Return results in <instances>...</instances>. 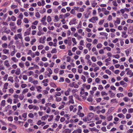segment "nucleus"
Here are the masks:
<instances>
[{
    "label": "nucleus",
    "mask_w": 133,
    "mask_h": 133,
    "mask_svg": "<svg viewBox=\"0 0 133 133\" xmlns=\"http://www.w3.org/2000/svg\"><path fill=\"white\" fill-rule=\"evenodd\" d=\"M18 38L20 39H22V34L21 33L15 35L14 37V38L15 40H17Z\"/></svg>",
    "instance_id": "nucleus-1"
},
{
    "label": "nucleus",
    "mask_w": 133,
    "mask_h": 133,
    "mask_svg": "<svg viewBox=\"0 0 133 133\" xmlns=\"http://www.w3.org/2000/svg\"><path fill=\"white\" fill-rule=\"evenodd\" d=\"M98 20V18L97 17H93L91 19H89V21L90 22L92 23H95L96 21Z\"/></svg>",
    "instance_id": "nucleus-2"
},
{
    "label": "nucleus",
    "mask_w": 133,
    "mask_h": 133,
    "mask_svg": "<svg viewBox=\"0 0 133 133\" xmlns=\"http://www.w3.org/2000/svg\"><path fill=\"white\" fill-rule=\"evenodd\" d=\"M94 114L92 112H90L89 113L87 116L88 120L89 121L91 120L93 117H94Z\"/></svg>",
    "instance_id": "nucleus-3"
},
{
    "label": "nucleus",
    "mask_w": 133,
    "mask_h": 133,
    "mask_svg": "<svg viewBox=\"0 0 133 133\" xmlns=\"http://www.w3.org/2000/svg\"><path fill=\"white\" fill-rule=\"evenodd\" d=\"M69 101H68L69 104L70 103L73 104L74 103V100L73 99V96L72 95L69 96Z\"/></svg>",
    "instance_id": "nucleus-4"
},
{
    "label": "nucleus",
    "mask_w": 133,
    "mask_h": 133,
    "mask_svg": "<svg viewBox=\"0 0 133 133\" xmlns=\"http://www.w3.org/2000/svg\"><path fill=\"white\" fill-rule=\"evenodd\" d=\"M71 131V129H66L63 130L62 133H70Z\"/></svg>",
    "instance_id": "nucleus-5"
},
{
    "label": "nucleus",
    "mask_w": 133,
    "mask_h": 133,
    "mask_svg": "<svg viewBox=\"0 0 133 133\" xmlns=\"http://www.w3.org/2000/svg\"><path fill=\"white\" fill-rule=\"evenodd\" d=\"M4 65L7 67H9L10 66L8 60L5 61L4 62Z\"/></svg>",
    "instance_id": "nucleus-6"
},
{
    "label": "nucleus",
    "mask_w": 133,
    "mask_h": 133,
    "mask_svg": "<svg viewBox=\"0 0 133 133\" xmlns=\"http://www.w3.org/2000/svg\"><path fill=\"white\" fill-rule=\"evenodd\" d=\"M76 21V19H75V18L73 19L72 20H71L69 22V25H72L73 24H75L76 23H75V22Z\"/></svg>",
    "instance_id": "nucleus-7"
},
{
    "label": "nucleus",
    "mask_w": 133,
    "mask_h": 133,
    "mask_svg": "<svg viewBox=\"0 0 133 133\" xmlns=\"http://www.w3.org/2000/svg\"><path fill=\"white\" fill-rule=\"evenodd\" d=\"M126 31H123L122 32V37L124 38H126L128 36L126 34Z\"/></svg>",
    "instance_id": "nucleus-8"
},
{
    "label": "nucleus",
    "mask_w": 133,
    "mask_h": 133,
    "mask_svg": "<svg viewBox=\"0 0 133 133\" xmlns=\"http://www.w3.org/2000/svg\"><path fill=\"white\" fill-rule=\"evenodd\" d=\"M3 53L5 54H9V50L8 49H4L3 50Z\"/></svg>",
    "instance_id": "nucleus-9"
},
{
    "label": "nucleus",
    "mask_w": 133,
    "mask_h": 133,
    "mask_svg": "<svg viewBox=\"0 0 133 133\" xmlns=\"http://www.w3.org/2000/svg\"><path fill=\"white\" fill-rule=\"evenodd\" d=\"M31 28H29L28 29L29 30V31H26L24 33V36H25L27 35H30V31L31 30Z\"/></svg>",
    "instance_id": "nucleus-10"
},
{
    "label": "nucleus",
    "mask_w": 133,
    "mask_h": 133,
    "mask_svg": "<svg viewBox=\"0 0 133 133\" xmlns=\"http://www.w3.org/2000/svg\"><path fill=\"white\" fill-rule=\"evenodd\" d=\"M77 115H78L80 117H83L84 115V114L83 113H81V112H77Z\"/></svg>",
    "instance_id": "nucleus-11"
},
{
    "label": "nucleus",
    "mask_w": 133,
    "mask_h": 133,
    "mask_svg": "<svg viewBox=\"0 0 133 133\" xmlns=\"http://www.w3.org/2000/svg\"><path fill=\"white\" fill-rule=\"evenodd\" d=\"M37 89V90L39 92H41V90H40L42 89V87L40 86H38L36 87Z\"/></svg>",
    "instance_id": "nucleus-12"
},
{
    "label": "nucleus",
    "mask_w": 133,
    "mask_h": 133,
    "mask_svg": "<svg viewBox=\"0 0 133 133\" xmlns=\"http://www.w3.org/2000/svg\"><path fill=\"white\" fill-rule=\"evenodd\" d=\"M46 39V37H45V36H44L43 37V42H42V38H41L40 39H39V42L40 43H45V41H44V40H45V39Z\"/></svg>",
    "instance_id": "nucleus-13"
},
{
    "label": "nucleus",
    "mask_w": 133,
    "mask_h": 133,
    "mask_svg": "<svg viewBox=\"0 0 133 133\" xmlns=\"http://www.w3.org/2000/svg\"><path fill=\"white\" fill-rule=\"evenodd\" d=\"M35 16L37 17V18H40L41 16L40 15L38 12H36Z\"/></svg>",
    "instance_id": "nucleus-14"
},
{
    "label": "nucleus",
    "mask_w": 133,
    "mask_h": 133,
    "mask_svg": "<svg viewBox=\"0 0 133 133\" xmlns=\"http://www.w3.org/2000/svg\"><path fill=\"white\" fill-rule=\"evenodd\" d=\"M16 52L17 50H16L14 48V50L11 52L10 55L12 56H13Z\"/></svg>",
    "instance_id": "nucleus-15"
},
{
    "label": "nucleus",
    "mask_w": 133,
    "mask_h": 133,
    "mask_svg": "<svg viewBox=\"0 0 133 133\" xmlns=\"http://www.w3.org/2000/svg\"><path fill=\"white\" fill-rule=\"evenodd\" d=\"M48 115H46L45 116L42 117L41 119L42 120L45 121L48 118Z\"/></svg>",
    "instance_id": "nucleus-16"
},
{
    "label": "nucleus",
    "mask_w": 133,
    "mask_h": 133,
    "mask_svg": "<svg viewBox=\"0 0 133 133\" xmlns=\"http://www.w3.org/2000/svg\"><path fill=\"white\" fill-rule=\"evenodd\" d=\"M11 59L14 62L16 63L18 61V60L15 57H12L11 58Z\"/></svg>",
    "instance_id": "nucleus-17"
},
{
    "label": "nucleus",
    "mask_w": 133,
    "mask_h": 133,
    "mask_svg": "<svg viewBox=\"0 0 133 133\" xmlns=\"http://www.w3.org/2000/svg\"><path fill=\"white\" fill-rule=\"evenodd\" d=\"M17 71L15 72V74L17 75H19L21 73V70L20 68H18L17 69Z\"/></svg>",
    "instance_id": "nucleus-18"
},
{
    "label": "nucleus",
    "mask_w": 133,
    "mask_h": 133,
    "mask_svg": "<svg viewBox=\"0 0 133 133\" xmlns=\"http://www.w3.org/2000/svg\"><path fill=\"white\" fill-rule=\"evenodd\" d=\"M24 98V95L23 94V93L20 94L19 96V98L21 100H23Z\"/></svg>",
    "instance_id": "nucleus-19"
},
{
    "label": "nucleus",
    "mask_w": 133,
    "mask_h": 133,
    "mask_svg": "<svg viewBox=\"0 0 133 133\" xmlns=\"http://www.w3.org/2000/svg\"><path fill=\"white\" fill-rule=\"evenodd\" d=\"M13 77H9L8 78V81H10L12 83H13L14 81V80L13 79Z\"/></svg>",
    "instance_id": "nucleus-20"
},
{
    "label": "nucleus",
    "mask_w": 133,
    "mask_h": 133,
    "mask_svg": "<svg viewBox=\"0 0 133 133\" xmlns=\"http://www.w3.org/2000/svg\"><path fill=\"white\" fill-rule=\"evenodd\" d=\"M8 57L5 55H3L1 56V59L3 60H5Z\"/></svg>",
    "instance_id": "nucleus-21"
},
{
    "label": "nucleus",
    "mask_w": 133,
    "mask_h": 133,
    "mask_svg": "<svg viewBox=\"0 0 133 133\" xmlns=\"http://www.w3.org/2000/svg\"><path fill=\"white\" fill-rule=\"evenodd\" d=\"M8 46V45L6 43H4L2 45V47L3 48L6 49L7 48Z\"/></svg>",
    "instance_id": "nucleus-22"
},
{
    "label": "nucleus",
    "mask_w": 133,
    "mask_h": 133,
    "mask_svg": "<svg viewBox=\"0 0 133 133\" xmlns=\"http://www.w3.org/2000/svg\"><path fill=\"white\" fill-rule=\"evenodd\" d=\"M111 102L112 103H113L115 102H116V103H117L118 102L117 101L116 98H114L112 99L111 100Z\"/></svg>",
    "instance_id": "nucleus-23"
},
{
    "label": "nucleus",
    "mask_w": 133,
    "mask_h": 133,
    "mask_svg": "<svg viewBox=\"0 0 133 133\" xmlns=\"http://www.w3.org/2000/svg\"><path fill=\"white\" fill-rule=\"evenodd\" d=\"M120 22V20L119 18H117L116 21H115V23H117V24H119Z\"/></svg>",
    "instance_id": "nucleus-24"
},
{
    "label": "nucleus",
    "mask_w": 133,
    "mask_h": 133,
    "mask_svg": "<svg viewBox=\"0 0 133 133\" xmlns=\"http://www.w3.org/2000/svg\"><path fill=\"white\" fill-rule=\"evenodd\" d=\"M44 32H42V31H39L37 32V35L38 36H40L41 35L43 34Z\"/></svg>",
    "instance_id": "nucleus-25"
},
{
    "label": "nucleus",
    "mask_w": 133,
    "mask_h": 133,
    "mask_svg": "<svg viewBox=\"0 0 133 133\" xmlns=\"http://www.w3.org/2000/svg\"><path fill=\"white\" fill-rule=\"evenodd\" d=\"M117 116L121 118L123 117L124 118L125 117L124 115L122 114H119L117 115Z\"/></svg>",
    "instance_id": "nucleus-26"
},
{
    "label": "nucleus",
    "mask_w": 133,
    "mask_h": 133,
    "mask_svg": "<svg viewBox=\"0 0 133 133\" xmlns=\"http://www.w3.org/2000/svg\"><path fill=\"white\" fill-rule=\"evenodd\" d=\"M47 22L49 23L51 21V18L50 16H48L47 17Z\"/></svg>",
    "instance_id": "nucleus-27"
},
{
    "label": "nucleus",
    "mask_w": 133,
    "mask_h": 133,
    "mask_svg": "<svg viewBox=\"0 0 133 133\" xmlns=\"http://www.w3.org/2000/svg\"><path fill=\"white\" fill-rule=\"evenodd\" d=\"M8 83H5L4 85V87L3 88H5L6 89H8Z\"/></svg>",
    "instance_id": "nucleus-28"
},
{
    "label": "nucleus",
    "mask_w": 133,
    "mask_h": 133,
    "mask_svg": "<svg viewBox=\"0 0 133 133\" xmlns=\"http://www.w3.org/2000/svg\"><path fill=\"white\" fill-rule=\"evenodd\" d=\"M11 19L12 21H15L16 20V18L14 16H11Z\"/></svg>",
    "instance_id": "nucleus-29"
},
{
    "label": "nucleus",
    "mask_w": 133,
    "mask_h": 133,
    "mask_svg": "<svg viewBox=\"0 0 133 133\" xmlns=\"http://www.w3.org/2000/svg\"><path fill=\"white\" fill-rule=\"evenodd\" d=\"M23 22L26 23H29V21L28 19L26 18H24L23 20Z\"/></svg>",
    "instance_id": "nucleus-30"
},
{
    "label": "nucleus",
    "mask_w": 133,
    "mask_h": 133,
    "mask_svg": "<svg viewBox=\"0 0 133 133\" xmlns=\"http://www.w3.org/2000/svg\"><path fill=\"white\" fill-rule=\"evenodd\" d=\"M36 41V39L35 38H34L30 42V44L31 45H32L34 44V43Z\"/></svg>",
    "instance_id": "nucleus-31"
},
{
    "label": "nucleus",
    "mask_w": 133,
    "mask_h": 133,
    "mask_svg": "<svg viewBox=\"0 0 133 133\" xmlns=\"http://www.w3.org/2000/svg\"><path fill=\"white\" fill-rule=\"evenodd\" d=\"M61 95V93L59 92H57L56 93V95H54V97H56L57 96H60Z\"/></svg>",
    "instance_id": "nucleus-32"
},
{
    "label": "nucleus",
    "mask_w": 133,
    "mask_h": 133,
    "mask_svg": "<svg viewBox=\"0 0 133 133\" xmlns=\"http://www.w3.org/2000/svg\"><path fill=\"white\" fill-rule=\"evenodd\" d=\"M101 94L102 96H107L108 95V94L106 93L105 92L102 91L101 92Z\"/></svg>",
    "instance_id": "nucleus-33"
},
{
    "label": "nucleus",
    "mask_w": 133,
    "mask_h": 133,
    "mask_svg": "<svg viewBox=\"0 0 133 133\" xmlns=\"http://www.w3.org/2000/svg\"><path fill=\"white\" fill-rule=\"evenodd\" d=\"M23 16L22 13H20L18 17L19 18H20L21 19H23Z\"/></svg>",
    "instance_id": "nucleus-34"
},
{
    "label": "nucleus",
    "mask_w": 133,
    "mask_h": 133,
    "mask_svg": "<svg viewBox=\"0 0 133 133\" xmlns=\"http://www.w3.org/2000/svg\"><path fill=\"white\" fill-rule=\"evenodd\" d=\"M21 19H18L17 21V24L19 25H20L21 23Z\"/></svg>",
    "instance_id": "nucleus-35"
},
{
    "label": "nucleus",
    "mask_w": 133,
    "mask_h": 133,
    "mask_svg": "<svg viewBox=\"0 0 133 133\" xmlns=\"http://www.w3.org/2000/svg\"><path fill=\"white\" fill-rule=\"evenodd\" d=\"M56 100L57 102L60 101L62 100V98L61 97H56Z\"/></svg>",
    "instance_id": "nucleus-36"
},
{
    "label": "nucleus",
    "mask_w": 133,
    "mask_h": 133,
    "mask_svg": "<svg viewBox=\"0 0 133 133\" xmlns=\"http://www.w3.org/2000/svg\"><path fill=\"white\" fill-rule=\"evenodd\" d=\"M18 6L12 4L11 6V9H14L15 8H17Z\"/></svg>",
    "instance_id": "nucleus-37"
},
{
    "label": "nucleus",
    "mask_w": 133,
    "mask_h": 133,
    "mask_svg": "<svg viewBox=\"0 0 133 133\" xmlns=\"http://www.w3.org/2000/svg\"><path fill=\"white\" fill-rule=\"evenodd\" d=\"M26 42H29L30 40V39L29 37H26L24 38Z\"/></svg>",
    "instance_id": "nucleus-38"
},
{
    "label": "nucleus",
    "mask_w": 133,
    "mask_h": 133,
    "mask_svg": "<svg viewBox=\"0 0 133 133\" xmlns=\"http://www.w3.org/2000/svg\"><path fill=\"white\" fill-rule=\"evenodd\" d=\"M120 84L121 85H123L125 84L126 86H127V83H126L124 82L123 81H121L120 82Z\"/></svg>",
    "instance_id": "nucleus-39"
},
{
    "label": "nucleus",
    "mask_w": 133,
    "mask_h": 133,
    "mask_svg": "<svg viewBox=\"0 0 133 133\" xmlns=\"http://www.w3.org/2000/svg\"><path fill=\"white\" fill-rule=\"evenodd\" d=\"M50 118L48 119V121L50 122L51 121L53 118L54 116L53 115H51L49 116Z\"/></svg>",
    "instance_id": "nucleus-40"
},
{
    "label": "nucleus",
    "mask_w": 133,
    "mask_h": 133,
    "mask_svg": "<svg viewBox=\"0 0 133 133\" xmlns=\"http://www.w3.org/2000/svg\"><path fill=\"white\" fill-rule=\"evenodd\" d=\"M102 45L101 43L98 44L96 46L97 48H102Z\"/></svg>",
    "instance_id": "nucleus-41"
},
{
    "label": "nucleus",
    "mask_w": 133,
    "mask_h": 133,
    "mask_svg": "<svg viewBox=\"0 0 133 133\" xmlns=\"http://www.w3.org/2000/svg\"><path fill=\"white\" fill-rule=\"evenodd\" d=\"M57 52V50L56 49L54 48L51 50V53L53 54L54 53H56Z\"/></svg>",
    "instance_id": "nucleus-42"
},
{
    "label": "nucleus",
    "mask_w": 133,
    "mask_h": 133,
    "mask_svg": "<svg viewBox=\"0 0 133 133\" xmlns=\"http://www.w3.org/2000/svg\"><path fill=\"white\" fill-rule=\"evenodd\" d=\"M82 107L80 105L79 106H78V111L77 112H81V110H82Z\"/></svg>",
    "instance_id": "nucleus-43"
},
{
    "label": "nucleus",
    "mask_w": 133,
    "mask_h": 133,
    "mask_svg": "<svg viewBox=\"0 0 133 133\" xmlns=\"http://www.w3.org/2000/svg\"><path fill=\"white\" fill-rule=\"evenodd\" d=\"M72 42L74 43L75 45H76L77 44V42L75 38H72Z\"/></svg>",
    "instance_id": "nucleus-44"
},
{
    "label": "nucleus",
    "mask_w": 133,
    "mask_h": 133,
    "mask_svg": "<svg viewBox=\"0 0 133 133\" xmlns=\"http://www.w3.org/2000/svg\"><path fill=\"white\" fill-rule=\"evenodd\" d=\"M117 96L118 97H123L124 96L123 94L121 93H118L117 95Z\"/></svg>",
    "instance_id": "nucleus-45"
},
{
    "label": "nucleus",
    "mask_w": 133,
    "mask_h": 133,
    "mask_svg": "<svg viewBox=\"0 0 133 133\" xmlns=\"http://www.w3.org/2000/svg\"><path fill=\"white\" fill-rule=\"evenodd\" d=\"M19 66L21 68H23L24 67V64L22 62H20L19 63Z\"/></svg>",
    "instance_id": "nucleus-46"
},
{
    "label": "nucleus",
    "mask_w": 133,
    "mask_h": 133,
    "mask_svg": "<svg viewBox=\"0 0 133 133\" xmlns=\"http://www.w3.org/2000/svg\"><path fill=\"white\" fill-rule=\"evenodd\" d=\"M44 48V46L43 45H39L38 46V49L39 50H41Z\"/></svg>",
    "instance_id": "nucleus-47"
},
{
    "label": "nucleus",
    "mask_w": 133,
    "mask_h": 133,
    "mask_svg": "<svg viewBox=\"0 0 133 133\" xmlns=\"http://www.w3.org/2000/svg\"><path fill=\"white\" fill-rule=\"evenodd\" d=\"M46 16L45 15L44 17L42 18L41 20V22H44L45 21L46 19Z\"/></svg>",
    "instance_id": "nucleus-48"
},
{
    "label": "nucleus",
    "mask_w": 133,
    "mask_h": 133,
    "mask_svg": "<svg viewBox=\"0 0 133 133\" xmlns=\"http://www.w3.org/2000/svg\"><path fill=\"white\" fill-rule=\"evenodd\" d=\"M82 16V14L80 13H78L77 15V17L78 18H81Z\"/></svg>",
    "instance_id": "nucleus-49"
},
{
    "label": "nucleus",
    "mask_w": 133,
    "mask_h": 133,
    "mask_svg": "<svg viewBox=\"0 0 133 133\" xmlns=\"http://www.w3.org/2000/svg\"><path fill=\"white\" fill-rule=\"evenodd\" d=\"M112 116H109L108 118H107V120L108 121H110L112 119Z\"/></svg>",
    "instance_id": "nucleus-50"
},
{
    "label": "nucleus",
    "mask_w": 133,
    "mask_h": 133,
    "mask_svg": "<svg viewBox=\"0 0 133 133\" xmlns=\"http://www.w3.org/2000/svg\"><path fill=\"white\" fill-rule=\"evenodd\" d=\"M5 100H3L2 101L1 103V105L4 107L5 104Z\"/></svg>",
    "instance_id": "nucleus-51"
},
{
    "label": "nucleus",
    "mask_w": 133,
    "mask_h": 133,
    "mask_svg": "<svg viewBox=\"0 0 133 133\" xmlns=\"http://www.w3.org/2000/svg\"><path fill=\"white\" fill-rule=\"evenodd\" d=\"M105 72L108 74L110 75L111 74V72L109 70H105Z\"/></svg>",
    "instance_id": "nucleus-52"
},
{
    "label": "nucleus",
    "mask_w": 133,
    "mask_h": 133,
    "mask_svg": "<svg viewBox=\"0 0 133 133\" xmlns=\"http://www.w3.org/2000/svg\"><path fill=\"white\" fill-rule=\"evenodd\" d=\"M2 39L3 40L5 41L7 40V38L5 36H4L2 38Z\"/></svg>",
    "instance_id": "nucleus-53"
},
{
    "label": "nucleus",
    "mask_w": 133,
    "mask_h": 133,
    "mask_svg": "<svg viewBox=\"0 0 133 133\" xmlns=\"http://www.w3.org/2000/svg\"><path fill=\"white\" fill-rule=\"evenodd\" d=\"M13 100V102L15 104L18 102L19 101L18 99L17 98H14V99Z\"/></svg>",
    "instance_id": "nucleus-54"
},
{
    "label": "nucleus",
    "mask_w": 133,
    "mask_h": 133,
    "mask_svg": "<svg viewBox=\"0 0 133 133\" xmlns=\"http://www.w3.org/2000/svg\"><path fill=\"white\" fill-rule=\"evenodd\" d=\"M81 78L83 80V81L84 82H85L86 81V78L83 75H82L81 77Z\"/></svg>",
    "instance_id": "nucleus-55"
},
{
    "label": "nucleus",
    "mask_w": 133,
    "mask_h": 133,
    "mask_svg": "<svg viewBox=\"0 0 133 133\" xmlns=\"http://www.w3.org/2000/svg\"><path fill=\"white\" fill-rule=\"evenodd\" d=\"M12 100L10 98H9L7 100V102L8 103H10V104H11L12 103Z\"/></svg>",
    "instance_id": "nucleus-56"
},
{
    "label": "nucleus",
    "mask_w": 133,
    "mask_h": 133,
    "mask_svg": "<svg viewBox=\"0 0 133 133\" xmlns=\"http://www.w3.org/2000/svg\"><path fill=\"white\" fill-rule=\"evenodd\" d=\"M130 99L127 97H125L123 98V100L126 102H127L128 101L130 100Z\"/></svg>",
    "instance_id": "nucleus-57"
},
{
    "label": "nucleus",
    "mask_w": 133,
    "mask_h": 133,
    "mask_svg": "<svg viewBox=\"0 0 133 133\" xmlns=\"http://www.w3.org/2000/svg\"><path fill=\"white\" fill-rule=\"evenodd\" d=\"M55 20H56L55 22H58L59 19L57 15H56L55 16Z\"/></svg>",
    "instance_id": "nucleus-58"
},
{
    "label": "nucleus",
    "mask_w": 133,
    "mask_h": 133,
    "mask_svg": "<svg viewBox=\"0 0 133 133\" xmlns=\"http://www.w3.org/2000/svg\"><path fill=\"white\" fill-rule=\"evenodd\" d=\"M28 89L27 88L24 89L22 91V93L24 94L27 92L28 91Z\"/></svg>",
    "instance_id": "nucleus-59"
},
{
    "label": "nucleus",
    "mask_w": 133,
    "mask_h": 133,
    "mask_svg": "<svg viewBox=\"0 0 133 133\" xmlns=\"http://www.w3.org/2000/svg\"><path fill=\"white\" fill-rule=\"evenodd\" d=\"M112 3L113 5L115 6H117V3L116 1H113Z\"/></svg>",
    "instance_id": "nucleus-60"
},
{
    "label": "nucleus",
    "mask_w": 133,
    "mask_h": 133,
    "mask_svg": "<svg viewBox=\"0 0 133 133\" xmlns=\"http://www.w3.org/2000/svg\"><path fill=\"white\" fill-rule=\"evenodd\" d=\"M91 59L92 61H93V62H94L96 61V60H97L96 58L94 57V56H93V57H92L91 58Z\"/></svg>",
    "instance_id": "nucleus-61"
},
{
    "label": "nucleus",
    "mask_w": 133,
    "mask_h": 133,
    "mask_svg": "<svg viewBox=\"0 0 133 133\" xmlns=\"http://www.w3.org/2000/svg\"><path fill=\"white\" fill-rule=\"evenodd\" d=\"M90 56L89 55H87L85 56V59L88 60L90 59H89L90 58Z\"/></svg>",
    "instance_id": "nucleus-62"
},
{
    "label": "nucleus",
    "mask_w": 133,
    "mask_h": 133,
    "mask_svg": "<svg viewBox=\"0 0 133 133\" xmlns=\"http://www.w3.org/2000/svg\"><path fill=\"white\" fill-rule=\"evenodd\" d=\"M101 130L104 132L107 131L106 128L105 127H103L101 128Z\"/></svg>",
    "instance_id": "nucleus-63"
},
{
    "label": "nucleus",
    "mask_w": 133,
    "mask_h": 133,
    "mask_svg": "<svg viewBox=\"0 0 133 133\" xmlns=\"http://www.w3.org/2000/svg\"><path fill=\"white\" fill-rule=\"evenodd\" d=\"M127 22L129 23H133V20L129 19L127 21Z\"/></svg>",
    "instance_id": "nucleus-64"
}]
</instances>
